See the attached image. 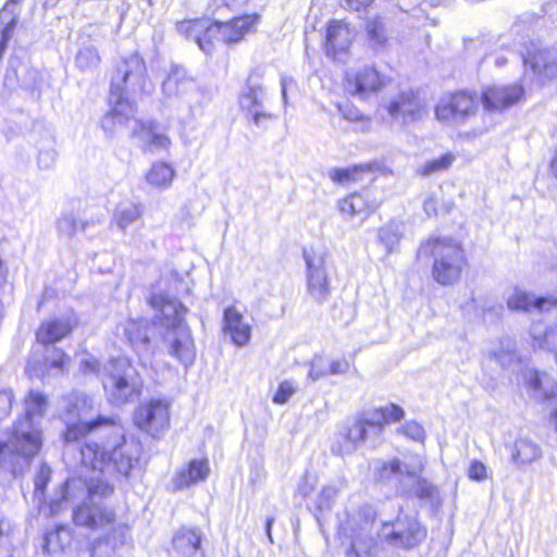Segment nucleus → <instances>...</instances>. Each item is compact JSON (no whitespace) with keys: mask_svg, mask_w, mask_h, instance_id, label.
Returning <instances> with one entry per match:
<instances>
[{"mask_svg":"<svg viewBox=\"0 0 557 557\" xmlns=\"http://www.w3.org/2000/svg\"><path fill=\"white\" fill-rule=\"evenodd\" d=\"M14 27H15V18H12L2 28L0 41L8 44L12 36Z\"/></svg>","mask_w":557,"mask_h":557,"instance_id":"obj_53","label":"nucleus"},{"mask_svg":"<svg viewBox=\"0 0 557 557\" xmlns=\"http://www.w3.org/2000/svg\"><path fill=\"white\" fill-rule=\"evenodd\" d=\"M525 98V89L522 83L490 84L479 92V100L485 111L495 113L504 112Z\"/></svg>","mask_w":557,"mask_h":557,"instance_id":"obj_11","label":"nucleus"},{"mask_svg":"<svg viewBox=\"0 0 557 557\" xmlns=\"http://www.w3.org/2000/svg\"><path fill=\"white\" fill-rule=\"evenodd\" d=\"M271 523H272V519H268V521H267L268 533H270Z\"/></svg>","mask_w":557,"mask_h":557,"instance_id":"obj_60","label":"nucleus"},{"mask_svg":"<svg viewBox=\"0 0 557 557\" xmlns=\"http://www.w3.org/2000/svg\"><path fill=\"white\" fill-rule=\"evenodd\" d=\"M174 177V168L165 161L153 162L145 174L147 183L157 189H165L170 187Z\"/></svg>","mask_w":557,"mask_h":557,"instance_id":"obj_31","label":"nucleus"},{"mask_svg":"<svg viewBox=\"0 0 557 557\" xmlns=\"http://www.w3.org/2000/svg\"><path fill=\"white\" fill-rule=\"evenodd\" d=\"M223 332L238 347L246 346L251 338V326L244 321L242 312L235 306L224 309Z\"/></svg>","mask_w":557,"mask_h":557,"instance_id":"obj_19","label":"nucleus"},{"mask_svg":"<svg viewBox=\"0 0 557 557\" xmlns=\"http://www.w3.org/2000/svg\"><path fill=\"white\" fill-rule=\"evenodd\" d=\"M250 0H220V3L228 10H239L245 8Z\"/></svg>","mask_w":557,"mask_h":557,"instance_id":"obj_52","label":"nucleus"},{"mask_svg":"<svg viewBox=\"0 0 557 557\" xmlns=\"http://www.w3.org/2000/svg\"><path fill=\"white\" fill-rule=\"evenodd\" d=\"M242 108L252 123L260 127L267 128L276 119L273 113L264 109L255 90L243 96Z\"/></svg>","mask_w":557,"mask_h":557,"instance_id":"obj_24","label":"nucleus"},{"mask_svg":"<svg viewBox=\"0 0 557 557\" xmlns=\"http://www.w3.org/2000/svg\"><path fill=\"white\" fill-rule=\"evenodd\" d=\"M140 132L147 135L145 140L144 150L153 152L157 150H168L171 146V139L169 136L162 133H156L151 125L143 124Z\"/></svg>","mask_w":557,"mask_h":557,"instance_id":"obj_36","label":"nucleus"},{"mask_svg":"<svg viewBox=\"0 0 557 557\" xmlns=\"http://www.w3.org/2000/svg\"><path fill=\"white\" fill-rule=\"evenodd\" d=\"M75 481H76V479H75V478H74V479H70V480H67V481L64 483V485L67 487L71 483H74Z\"/></svg>","mask_w":557,"mask_h":557,"instance_id":"obj_59","label":"nucleus"},{"mask_svg":"<svg viewBox=\"0 0 557 557\" xmlns=\"http://www.w3.org/2000/svg\"><path fill=\"white\" fill-rule=\"evenodd\" d=\"M467 475L470 480L476 481V482H482V481L486 480L488 476L487 469H486L485 465L481 460H478V459H474L470 462L468 470H467Z\"/></svg>","mask_w":557,"mask_h":557,"instance_id":"obj_45","label":"nucleus"},{"mask_svg":"<svg viewBox=\"0 0 557 557\" xmlns=\"http://www.w3.org/2000/svg\"><path fill=\"white\" fill-rule=\"evenodd\" d=\"M393 524H394V522H392V521H386V522H384V523H383V527H388V525H393Z\"/></svg>","mask_w":557,"mask_h":557,"instance_id":"obj_61","label":"nucleus"},{"mask_svg":"<svg viewBox=\"0 0 557 557\" xmlns=\"http://www.w3.org/2000/svg\"><path fill=\"white\" fill-rule=\"evenodd\" d=\"M147 304L159 314V320L162 323H166L169 321L166 310H171L173 312V326L180 325L187 311L186 307L182 302L171 299L163 293H152L148 297Z\"/></svg>","mask_w":557,"mask_h":557,"instance_id":"obj_22","label":"nucleus"},{"mask_svg":"<svg viewBox=\"0 0 557 557\" xmlns=\"http://www.w3.org/2000/svg\"><path fill=\"white\" fill-rule=\"evenodd\" d=\"M533 346L543 347L546 344V334H541L537 336H533Z\"/></svg>","mask_w":557,"mask_h":557,"instance_id":"obj_56","label":"nucleus"},{"mask_svg":"<svg viewBox=\"0 0 557 557\" xmlns=\"http://www.w3.org/2000/svg\"><path fill=\"white\" fill-rule=\"evenodd\" d=\"M49 508L51 511V515L58 513L63 508V500L62 499H53L49 503Z\"/></svg>","mask_w":557,"mask_h":557,"instance_id":"obj_55","label":"nucleus"},{"mask_svg":"<svg viewBox=\"0 0 557 557\" xmlns=\"http://www.w3.org/2000/svg\"><path fill=\"white\" fill-rule=\"evenodd\" d=\"M134 424L153 438H160L170 429V403L151 398L140 403L133 414Z\"/></svg>","mask_w":557,"mask_h":557,"instance_id":"obj_8","label":"nucleus"},{"mask_svg":"<svg viewBox=\"0 0 557 557\" xmlns=\"http://www.w3.org/2000/svg\"><path fill=\"white\" fill-rule=\"evenodd\" d=\"M417 260H431V277L440 286L459 283L469 268L463 244L450 236L431 235L423 239L416 252Z\"/></svg>","mask_w":557,"mask_h":557,"instance_id":"obj_3","label":"nucleus"},{"mask_svg":"<svg viewBox=\"0 0 557 557\" xmlns=\"http://www.w3.org/2000/svg\"><path fill=\"white\" fill-rule=\"evenodd\" d=\"M438 199L431 195L423 201V211L428 216H436L438 214Z\"/></svg>","mask_w":557,"mask_h":557,"instance_id":"obj_50","label":"nucleus"},{"mask_svg":"<svg viewBox=\"0 0 557 557\" xmlns=\"http://www.w3.org/2000/svg\"><path fill=\"white\" fill-rule=\"evenodd\" d=\"M295 392L296 386L292 381H282L278 384L276 392L273 394L272 401L277 405H283L290 399Z\"/></svg>","mask_w":557,"mask_h":557,"instance_id":"obj_44","label":"nucleus"},{"mask_svg":"<svg viewBox=\"0 0 557 557\" xmlns=\"http://www.w3.org/2000/svg\"><path fill=\"white\" fill-rule=\"evenodd\" d=\"M376 162L359 163L347 168H334L329 172L330 180L341 186L357 184L377 172Z\"/></svg>","mask_w":557,"mask_h":557,"instance_id":"obj_21","label":"nucleus"},{"mask_svg":"<svg viewBox=\"0 0 557 557\" xmlns=\"http://www.w3.org/2000/svg\"><path fill=\"white\" fill-rule=\"evenodd\" d=\"M114 493V485L102 479H90L86 484V500H95L96 497L108 498Z\"/></svg>","mask_w":557,"mask_h":557,"instance_id":"obj_39","label":"nucleus"},{"mask_svg":"<svg viewBox=\"0 0 557 557\" xmlns=\"http://www.w3.org/2000/svg\"><path fill=\"white\" fill-rule=\"evenodd\" d=\"M557 307V299L555 297H536L532 298V310L536 311H548Z\"/></svg>","mask_w":557,"mask_h":557,"instance_id":"obj_47","label":"nucleus"},{"mask_svg":"<svg viewBox=\"0 0 557 557\" xmlns=\"http://www.w3.org/2000/svg\"><path fill=\"white\" fill-rule=\"evenodd\" d=\"M524 63L531 69L541 84L557 78V55L548 48L528 49Z\"/></svg>","mask_w":557,"mask_h":557,"instance_id":"obj_15","label":"nucleus"},{"mask_svg":"<svg viewBox=\"0 0 557 557\" xmlns=\"http://www.w3.org/2000/svg\"><path fill=\"white\" fill-rule=\"evenodd\" d=\"M12 410L11 398L3 392H0V419L5 418Z\"/></svg>","mask_w":557,"mask_h":557,"instance_id":"obj_51","label":"nucleus"},{"mask_svg":"<svg viewBox=\"0 0 557 557\" xmlns=\"http://www.w3.org/2000/svg\"><path fill=\"white\" fill-rule=\"evenodd\" d=\"M403 522L405 524L403 530L392 531L385 536L388 544L409 550L425 541L428 529L416 517H406Z\"/></svg>","mask_w":557,"mask_h":557,"instance_id":"obj_17","label":"nucleus"},{"mask_svg":"<svg viewBox=\"0 0 557 557\" xmlns=\"http://www.w3.org/2000/svg\"><path fill=\"white\" fill-rule=\"evenodd\" d=\"M307 265V290L309 296L317 302H323L331 294V284L325 270L323 269V259L320 257L318 262L308 251L304 252Z\"/></svg>","mask_w":557,"mask_h":557,"instance_id":"obj_16","label":"nucleus"},{"mask_svg":"<svg viewBox=\"0 0 557 557\" xmlns=\"http://www.w3.org/2000/svg\"><path fill=\"white\" fill-rule=\"evenodd\" d=\"M346 556L347 557H361V555L359 554V552L357 550V548L355 547V545H351L347 552H346Z\"/></svg>","mask_w":557,"mask_h":557,"instance_id":"obj_57","label":"nucleus"},{"mask_svg":"<svg viewBox=\"0 0 557 557\" xmlns=\"http://www.w3.org/2000/svg\"><path fill=\"white\" fill-rule=\"evenodd\" d=\"M349 369V361L346 358L327 360L323 357H315L309 366L308 374L315 381L327 375L343 374Z\"/></svg>","mask_w":557,"mask_h":557,"instance_id":"obj_28","label":"nucleus"},{"mask_svg":"<svg viewBox=\"0 0 557 557\" xmlns=\"http://www.w3.org/2000/svg\"><path fill=\"white\" fill-rule=\"evenodd\" d=\"M143 214L144 206L141 203H131L128 207L115 210L113 221L117 227L125 228L140 219Z\"/></svg>","mask_w":557,"mask_h":557,"instance_id":"obj_37","label":"nucleus"},{"mask_svg":"<svg viewBox=\"0 0 557 557\" xmlns=\"http://www.w3.org/2000/svg\"><path fill=\"white\" fill-rule=\"evenodd\" d=\"M25 405L29 414L41 416L48 406V397L41 392L29 391L25 397Z\"/></svg>","mask_w":557,"mask_h":557,"instance_id":"obj_40","label":"nucleus"},{"mask_svg":"<svg viewBox=\"0 0 557 557\" xmlns=\"http://www.w3.org/2000/svg\"><path fill=\"white\" fill-rule=\"evenodd\" d=\"M152 84L149 79L146 62L138 53L122 58L115 65L109 88L110 110L102 120V127L111 129L115 125H124L129 121L126 110L132 103L126 97L128 90L150 94Z\"/></svg>","mask_w":557,"mask_h":557,"instance_id":"obj_2","label":"nucleus"},{"mask_svg":"<svg viewBox=\"0 0 557 557\" xmlns=\"http://www.w3.org/2000/svg\"><path fill=\"white\" fill-rule=\"evenodd\" d=\"M78 317L74 311L53 315L42 320L35 331V342L38 346L49 348L71 336L78 326Z\"/></svg>","mask_w":557,"mask_h":557,"instance_id":"obj_13","label":"nucleus"},{"mask_svg":"<svg viewBox=\"0 0 557 557\" xmlns=\"http://www.w3.org/2000/svg\"><path fill=\"white\" fill-rule=\"evenodd\" d=\"M479 106V92L475 89H453L443 94L434 104V117L443 125L466 123L476 115Z\"/></svg>","mask_w":557,"mask_h":557,"instance_id":"obj_5","label":"nucleus"},{"mask_svg":"<svg viewBox=\"0 0 557 557\" xmlns=\"http://www.w3.org/2000/svg\"><path fill=\"white\" fill-rule=\"evenodd\" d=\"M345 10L349 12H364L369 10L375 0H342Z\"/></svg>","mask_w":557,"mask_h":557,"instance_id":"obj_46","label":"nucleus"},{"mask_svg":"<svg viewBox=\"0 0 557 557\" xmlns=\"http://www.w3.org/2000/svg\"><path fill=\"white\" fill-rule=\"evenodd\" d=\"M398 431L414 440H420L423 437V429L416 422H407Z\"/></svg>","mask_w":557,"mask_h":557,"instance_id":"obj_48","label":"nucleus"},{"mask_svg":"<svg viewBox=\"0 0 557 557\" xmlns=\"http://www.w3.org/2000/svg\"><path fill=\"white\" fill-rule=\"evenodd\" d=\"M109 377L111 381V393L115 400L126 403L134 394H138V391H135L125 375L110 374Z\"/></svg>","mask_w":557,"mask_h":557,"instance_id":"obj_35","label":"nucleus"},{"mask_svg":"<svg viewBox=\"0 0 557 557\" xmlns=\"http://www.w3.org/2000/svg\"><path fill=\"white\" fill-rule=\"evenodd\" d=\"M72 522L76 528L103 533L89 544V553L91 557H96L97 548L107 544L110 536L115 533L117 515L114 507L108 504L84 500L73 508Z\"/></svg>","mask_w":557,"mask_h":557,"instance_id":"obj_4","label":"nucleus"},{"mask_svg":"<svg viewBox=\"0 0 557 557\" xmlns=\"http://www.w3.org/2000/svg\"><path fill=\"white\" fill-rule=\"evenodd\" d=\"M546 376V373L541 372L536 369H532L529 371V375L527 377V386L533 391L541 392L542 399L543 400H552L557 397V382H554L550 391L544 392L543 391V381Z\"/></svg>","mask_w":557,"mask_h":557,"instance_id":"obj_38","label":"nucleus"},{"mask_svg":"<svg viewBox=\"0 0 557 557\" xmlns=\"http://www.w3.org/2000/svg\"><path fill=\"white\" fill-rule=\"evenodd\" d=\"M170 354L184 364H189L194 361L195 344L186 327L172 341Z\"/></svg>","mask_w":557,"mask_h":557,"instance_id":"obj_32","label":"nucleus"},{"mask_svg":"<svg viewBox=\"0 0 557 557\" xmlns=\"http://www.w3.org/2000/svg\"><path fill=\"white\" fill-rule=\"evenodd\" d=\"M89 59L90 60H96L97 62L99 61L98 54L96 52H94V51L79 52L77 54V57H76V61L78 63V66L82 67V69L85 67L86 64L84 63V61L85 60L87 61Z\"/></svg>","mask_w":557,"mask_h":557,"instance_id":"obj_54","label":"nucleus"},{"mask_svg":"<svg viewBox=\"0 0 557 557\" xmlns=\"http://www.w3.org/2000/svg\"><path fill=\"white\" fill-rule=\"evenodd\" d=\"M100 429H109L116 437L124 438L123 423L117 416L97 414L90 420H76L66 423L60 434L65 445L82 443Z\"/></svg>","mask_w":557,"mask_h":557,"instance_id":"obj_9","label":"nucleus"},{"mask_svg":"<svg viewBox=\"0 0 557 557\" xmlns=\"http://www.w3.org/2000/svg\"><path fill=\"white\" fill-rule=\"evenodd\" d=\"M404 418V409L394 403L373 408L370 411V418H360L352 428L348 429L346 438L357 445L366 441L369 428L382 431L386 425L400 422Z\"/></svg>","mask_w":557,"mask_h":557,"instance_id":"obj_10","label":"nucleus"},{"mask_svg":"<svg viewBox=\"0 0 557 557\" xmlns=\"http://www.w3.org/2000/svg\"><path fill=\"white\" fill-rule=\"evenodd\" d=\"M366 39L373 51H379L387 46V29L381 16L376 15L367 21Z\"/></svg>","mask_w":557,"mask_h":557,"instance_id":"obj_34","label":"nucleus"},{"mask_svg":"<svg viewBox=\"0 0 557 557\" xmlns=\"http://www.w3.org/2000/svg\"><path fill=\"white\" fill-rule=\"evenodd\" d=\"M401 471V462L399 459L394 458L387 461H383L375 469V480L377 482H386L395 474Z\"/></svg>","mask_w":557,"mask_h":557,"instance_id":"obj_42","label":"nucleus"},{"mask_svg":"<svg viewBox=\"0 0 557 557\" xmlns=\"http://www.w3.org/2000/svg\"><path fill=\"white\" fill-rule=\"evenodd\" d=\"M458 153L445 151L438 157L424 161L416 169V175L420 178H430L445 172H448L457 161Z\"/></svg>","mask_w":557,"mask_h":557,"instance_id":"obj_26","label":"nucleus"},{"mask_svg":"<svg viewBox=\"0 0 557 557\" xmlns=\"http://www.w3.org/2000/svg\"><path fill=\"white\" fill-rule=\"evenodd\" d=\"M71 362V357L66 351L57 346H50L40 360L41 376L53 372L63 373Z\"/></svg>","mask_w":557,"mask_h":557,"instance_id":"obj_30","label":"nucleus"},{"mask_svg":"<svg viewBox=\"0 0 557 557\" xmlns=\"http://www.w3.org/2000/svg\"><path fill=\"white\" fill-rule=\"evenodd\" d=\"M541 448L528 438H518L510 447L511 461L518 467H524L540 459Z\"/></svg>","mask_w":557,"mask_h":557,"instance_id":"obj_29","label":"nucleus"},{"mask_svg":"<svg viewBox=\"0 0 557 557\" xmlns=\"http://www.w3.org/2000/svg\"><path fill=\"white\" fill-rule=\"evenodd\" d=\"M550 420L554 424V429L557 432V407L550 412Z\"/></svg>","mask_w":557,"mask_h":557,"instance_id":"obj_58","label":"nucleus"},{"mask_svg":"<svg viewBox=\"0 0 557 557\" xmlns=\"http://www.w3.org/2000/svg\"><path fill=\"white\" fill-rule=\"evenodd\" d=\"M12 437L14 454L26 460H32L42 448V432L40 430L22 433L15 431Z\"/></svg>","mask_w":557,"mask_h":557,"instance_id":"obj_23","label":"nucleus"},{"mask_svg":"<svg viewBox=\"0 0 557 557\" xmlns=\"http://www.w3.org/2000/svg\"><path fill=\"white\" fill-rule=\"evenodd\" d=\"M81 462L92 470H102L111 461V454L97 442H84L79 447Z\"/></svg>","mask_w":557,"mask_h":557,"instance_id":"obj_25","label":"nucleus"},{"mask_svg":"<svg viewBox=\"0 0 557 557\" xmlns=\"http://www.w3.org/2000/svg\"><path fill=\"white\" fill-rule=\"evenodd\" d=\"M356 35L355 27L347 20L331 18L324 24L322 50L332 61H344L351 54Z\"/></svg>","mask_w":557,"mask_h":557,"instance_id":"obj_7","label":"nucleus"},{"mask_svg":"<svg viewBox=\"0 0 557 557\" xmlns=\"http://www.w3.org/2000/svg\"><path fill=\"white\" fill-rule=\"evenodd\" d=\"M210 473L209 460L207 458L191 459L180 469L173 476V487L176 491L188 488L199 482L207 480Z\"/></svg>","mask_w":557,"mask_h":557,"instance_id":"obj_20","label":"nucleus"},{"mask_svg":"<svg viewBox=\"0 0 557 557\" xmlns=\"http://www.w3.org/2000/svg\"><path fill=\"white\" fill-rule=\"evenodd\" d=\"M391 83V77L379 70L374 64H363L356 69L345 71L342 77L344 91L360 99L383 91Z\"/></svg>","mask_w":557,"mask_h":557,"instance_id":"obj_6","label":"nucleus"},{"mask_svg":"<svg viewBox=\"0 0 557 557\" xmlns=\"http://www.w3.org/2000/svg\"><path fill=\"white\" fill-rule=\"evenodd\" d=\"M203 539V533L199 528L181 525L172 537V553L175 557H195L201 550Z\"/></svg>","mask_w":557,"mask_h":557,"instance_id":"obj_18","label":"nucleus"},{"mask_svg":"<svg viewBox=\"0 0 557 557\" xmlns=\"http://www.w3.org/2000/svg\"><path fill=\"white\" fill-rule=\"evenodd\" d=\"M532 296L524 290H516L508 299L507 307L512 311L529 312L532 310Z\"/></svg>","mask_w":557,"mask_h":557,"instance_id":"obj_41","label":"nucleus"},{"mask_svg":"<svg viewBox=\"0 0 557 557\" xmlns=\"http://www.w3.org/2000/svg\"><path fill=\"white\" fill-rule=\"evenodd\" d=\"M149 322L145 319H129L124 326V335L133 347L148 346L150 344Z\"/></svg>","mask_w":557,"mask_h":557,"instance_id":"obj_33","label":"nucleus"},{"mask_svg":"<svg viewBox=\"0 0 557 557\" xmlns=\"http://www.w3.org/2000/svg\"><path fill=\"white\" fill-rule=\"evenodd\" d=\"M385 110L393 119L408 125L422 120L426 113V102L420 89L407 88L394 96L385 106Z\"/></svg>","mask_w":557,"mask_h":557,"instance_id":"obj_12","label":"nucleus"},{"mask_svg":"<svg viewBox=\"0 0 557 557\" xmlns=\"http://www.w3.org/2000/svg\"><path fill=\"white\" fill-rule=\"evenodd\" d=\"M195 79L182 67H172L162 83L163 92L171 97L186 94L194 87Z\"/></svg>","mask_w":557,"mask_h":557,"instance_id":"obj_27","label":"nucleus"},{"mask_svg":"<svg viewBox=\"0 0 557 557\" xmlns=\"http://www.w3.org/2000/svg\"><path fill=\"white\" fill-rule=\"evenodd\" d=\"M399 239H400V235L396 231H393L389 228H384L380 233V240L386 245L388 251H392V246L389 245V243L391 244L398 243Z\"/></svg>","mask_w":557,"mask_h":557,"instance_id":"obj_49","label":"nucleus"},{"mask_svg":"<svg viewBox=\"0 0 557 557\" xmlns=\"http://www.w3.org/2000/svg\"><path fill=\"white\" fill-rule=\"evenodd\" d=\"M380 206L381 201L366 190L348 193L337 201V210L344 219L359 218L361 221L369 219Z\"/></svg>","mask_w":557,"mask_h":557,"instance_id":"obj_14","label":"nucleus"},{"mask_svg":"<svg viewBox=\"0 0 557 557\" xmlns=\"http://www.w3.org/2000/svg\"><path fill=\"white\" fill-rule=\"evenodd\" d=\"M7 444L5 443H0V453L5 448Z\"/></svg>","mask_w":557,"mask_h":557,"instance_id":"obj_62","label":"nucleus"},{"mask_svg":"<svg viewBox=\"0 0 557 557\" xmlns=\"http://www.w3.org/2000/svg\"><path fill=\"white\" fill-rule=\"evenodd\" d=\"M262 15L258 12L236 14L227 20L211 18L207 15L187 17L177 22L176 30L194 41L206 54L215 51L218 42L232 47L256 34Z\"/></svg>","mask_w":557,"mask_h":557,"instance_id":"obj_1","label":"nucleus"},{"mask_svg":"<svg viewBox=\"0 0 557 557\" xmlns=\"http://www.w3.org/2000/svg\"><path fill=\"white\" fill-rule=\"evenodd\" d=\"M437 487L424 478H418L414 483V495L419 499L431 500L437 495Z\"/></svg>","mask_w":557,"mask_h":557,"instance_id":"obj_43","label":"nucleus"}]
</instances>
